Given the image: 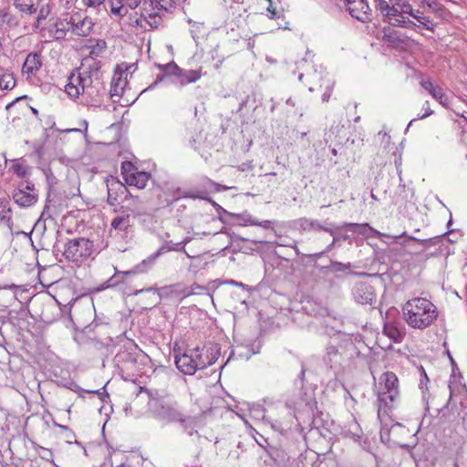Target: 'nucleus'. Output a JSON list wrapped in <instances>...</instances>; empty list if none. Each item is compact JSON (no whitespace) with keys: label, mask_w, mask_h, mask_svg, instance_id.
<instances>
[{"label":"nucleus","mask_w":467,"mask_h":467,"mask_svg":"<svg viewBox=\"0 0 467 467\" xmlns=\"http://www.w3.org/2000/svg\"><path fill=\"white\" fill-rule=\"evenodd\" d=\"M105 0H83L85 5L88 7H96L103 4Z\"/></svg>","instance_id":"34"},{"label":"nucleus","mask_w":467,"mask_h":467,"mask_svg":"<svg viewBox=\"0 0 467 467\" xmlns=\"http://www.w3.org/2000/svg\"><path fill=\"white\" fill-rule=\"evenodd\" d=\"M348 9L353 17L362 22L369 19L370 8L366 0H358L348 4Z\"/></svg>","instance_id":"15"},{"label":"nucleus","mask_w":467,"mask_h":467,"mask_svg":"<svg viewBox=\"0 0 467 467\" xmlns=\"http://www.w3.org/2000/svg\"><path fill=\"white\" fill-rule=\"evenodd\" d=\"M422 109L425 110V112L420 116L418 119H414L412 120H410L409 126L416 119H425V118H428L429 116L432 115L433 114V110L431 109L430 107V102L429 101H425L422 105Z\"/></svg>","instance_id":"33"},{"label":"nucleus","mask_w":467,"mask_h":467,"mask_svg":"<svg viewBox=\"0 0 467 467\" xmlns=\"http://www.w3.org/2000/svg\"><path fill=\"white\" fill-rule=\"evenodd\" d=\"M420 86L442 107L450 108L451 99L441 87L433 85L430 79L420 81Z\"/></svg>","instance_id":"12"},{"label":"nucleus","mask_w":467,"mask_h":467,"mask_svg":"<svg viewBox=\"0 0 467 467\" xmlns=\"http://www.w3.org/2000/svg\"><path fill=\"white\" fill-rule=\"evenodd\" d=\"M384 39H386L387 41L390 42V43H394L395 42V36L392 35V34H385L384 35Z\"/></svg>","instance_id":"41"},{"label":"nucleus","mask_w":467,"mask_h":467,"mask_svg":"<svg viewBox=\"0 0 467 467\" xmlns=\"http://www.w3.org/2000/svg\"><path fill=\"white\" fill-rule=\"evenodd\" d=\"M164 251H165V247H164V246L161 247V248H160V249H159L155 254H153L152 255H150V256L149 257V260H151V261L155 260V259H156L158 256H160V255H161Z\"/></svg>","instance_id":"37"},{"label":"nucleus","mask_w":467,"mask_h":467,"mask_svg":"<svg viewBox=\"0 0 467 467\" xmlns=\"http://www.w3.org/2000/svg\"><path fill=\"white\" fill-rule=\"evenodd\" d=\"M391 3L389 4L386 0H376L375 7L381 13L384 17V21L389 23L394 26L410 27L415 26L411 20H400L398 18L391 17L390 8Z\"/></svg>","instance_id":"8"},{"label":"nucleus","mask_w":467,"mask_h":467,"mask_svg":"<svg viewBox=\"0 0 467 467\" xmlns=\"http://www.w3.org/2000/svg\"><path fill=\"white\" fill-rule=\"evenodd\" d=\"M111 229L124 232L130 227V216L129 214L119 215L111 221Z\"/></svg>","instance_id":"23"},{"label":"nucleus","mask_w":467,"mask_h":467,"mask_svg":"<svg viewBox=\"0 0 467 467\" xmlns=\"http://www.w3.org/2000/svg\"><path fill=\"white\" fill-rule=\"evenodd\" d=\"M88 48L90 49L89 55L85 58L97 60L96 57L101 56V54L106 50L107 43L102 39H99L95 41V44L90 45Z\"/></svg>","instance_id":"24"},{"label":"nucleus","mask_w":467,"mask_h":467,"mask_svg":"<svg viewBox=\"0 0 467 467\" xmlns=\"http://www.w3.org/2000/svg\"><path fill=\"white\" fill-rule=\"evenodd\" d=\"M16 86V78L11 73H4L0 76V88L10 90Z\"/></svg>","instance_id":"26"},{"label":"nucleus","mask_w":467,"mask_h":467,"mask_svg":"<svg viewBox=\"0 0 467 467\" xmlns=\"http://www.w3.org/2000/svg\"><path fill=\"white\" fill-rule=\"evenodd\" d=\"M100 61L83 58L81 67L70 73L65 91L71 98H78L87 94L89 97L99 96L104 90Z\"/></svg>","instance_id":"1"},{"label":"nucleus","mask_w":467,"mask_h":467,"mask_svg":"<svg viewBox=\"0 0 467 467\" xmlns=\"http://www.w3.org/2000/svg\"><path fill=\"white\" fill-rule=\"evenodd\" d=\"M32 111H33V113H34L35 115H37V114H38L37 110H36V109H32Z\"/></svg>","instance_id":"48"},{"label":"nucleus","mask_w":467,"mask_h":467,"mask_svg":"<svg viewBox=\"0 0 467 467\" xmlns=\"http://www.w3.org/2000/svg\"><path fill=\"white\" fill-rule=\"evenodd\" d=\"M162 416L170 420L180 423H185L190 417L184 414L177 406L166 405L161 408Z\"/></svg>","instance_id":"17"},{"label":"nucleus","mask_w":467,"mask_h":467,"mask_svg":"<svg viewBox=\"0 0 467 467\" xmlns=\"http://www.w3.org/2000/svg\"><path fill=\"white\" fill-rule=\"evenodd\" d=\"M12 170L19 178H25L29 172V167L19 161L12 165Z\"/></svg>","instance_id":"30"},{"label":"nucleus","mask_w":467,"mask_h":467,"mask_svg":"<svg viewBox=\"0 0 467 467\" xmlns=\"http://www.w3.org/2000/svg\"><path fill=\"white\" fill-rule=\"evenodd\" d=\"M13 199L21 207L33 205L37 201L34 184L27 183L26 186L17 189L13 194Z\"/></svg>","instance_id":"10"},{"label":"nucleus","mask_w":467,"mask_h":467,"mask_svg":"<svg viewBox=\"0 0 467 467\" xmlns=\"http://www.w3.org/2000/svg\"><path fill=\"white\" fill-rule=\"evenodd\" d=\"M108 202L114 206L119 202V198L128 192L126 186L114 177L107 180Z\"/></svg>","instance_id":"11"},{"label":"nucleus","mask_w":467,"mask_h":467,"mask_svg":"<svg viewBox=\"0 0 467 467\" xmlns=\"http://www.w3.org/2000/svg\"><path fill=\"white\" fill-rule=\"evenodd\" d=\"M93 250L94 245L90 240L75 238L67 243L63 254L69 261L82 263L93 254Z\"/></svg>","instance_id":"6"},{"label":"nucleus","mask_w":467,"mask_h":467,"mask_svg":"<svg viewBox=\"0 0 467 467\" xmlns=\"http://www.w3.org/2000/svg\"><path fill=\"white\" fill-rule=\"evenodd\" d=\"M130 199L133 201V202H137L138 201V197H134V196H130Z\"/></svg>","instance_id":"47"},{"label":"nucleus","mask_w":467,"mask_h":467,"mask_svg":"<svg viewBox=\"0 0 467 467\" xmlns=\"http://www.w3.org/2000/svg\"><path fill=\"white\" fill-rule=\"evenodd\" d=\"M135 273H136V271L119 272L113 277H111V279L109 281L113 280L114 278H119V275L128 276V275H130L131 274H135Z\"/></svg>","instance_id":"36"},{"label":"nucleus","mask_w":467,"mask_h":467,"mask_svg":"<svg viewBox=\"0 0 467 467\" xmlns=\"http://www.w3.org/2000/svg\"><path fill=\"white\" fill-rule=\"evenodd\" d=\"M41 450L45 452L44 455L42 456L43 458H46L47 455H51V451L47 449H45L43 447H41Z\"/></svg>","instance_id":"43"},{"label":"nucleus","mask_w":467,"mask_h":467,"mask_svg":"<svg viewBox=\"0 0 467 467\" xmlns=\"http://www.w3.org/2000/svg\"><path fill=\"white\" fill-rule=\"evenodd\" d=\"M150 9L143 7L140 17L131 21L132 26H140L145 30L158 29L162 26L163 20L160 16H155L150 13Z\"/></svg>","instance_id":"7"},{"label":"nucleus","mask_w":467,"mask_h":467,"mask_svg":"<svg viewBox=\"0 0 467 467\" xmlns=\"http://www.w3.org/2000/svg\"><path fill=\"white\" fill-rule=\"evenodd\" d=\"M373 299H374V295H373L372 293H368V294L366 296V297H365L364 301L362 300V301H361V303H362V304H364V303H365V304H371V303H372V301H373Z\"/></svg>","instance_id":"38"},{"label":"nucleus","mask_w":467,"mask_h":467,"mask_svg":"<svg viewBox=\"0 0 467 467\" xmlns=\"http://www.w3.org/2000/svg\"><path fill=\"white\" fill-rule=\"evenodd\" d=\"M367 289H368V286H364V285H362V286H361V288H359V289H358V291H359V290H361V291H365V290H367Z\"/></svg>","instance_id":"46"},{"label":"nucleus","mask_w":467,"mask_h":467,"mask_svg":"<svg viewBox=\"0 0 467 467\" xmlns=\"http://www.w3.org/2000/svg\"><path fill=\"white\" fill-rule=\"evenodd\" d=\"M335 84H336L335 80L328 76H326L321 78V83H320L319 87L323 90V94H322V101L323 102H327L329 100L332 91L335 88Z\"/></svg>","instance_id":"22"},{"label":"nucleus","mask_w":467,"mask_h":467,"mask_svg":"<svg viewBox=\"0 0 467 467\" xmlns=\"http://www.w3.org/2000/svg\"><path fill=\"white\" fill-rule=\"evenodd\" d=\"M384 334L394 341H399L401 337L400 332L393 326H384Z\"/></svg>","instance_id":"32"},{"label":"nucleus","mask_w":467,"mask_h":467,"mask_svg":"<svg viewBox=\"0 0 467 467\" xmlns=\"http://www.w3.org/2000/svg\"><path fill=\"white\" fill-rule=\"evenodd\" d=\"M244 166H245V165L244 164L242 167H240V168H239V170H241V171H245V167H244Z\"/></svg>","instance_id":"49"},{"label":"nucleus","mask_w":467,"mask_h":467,"mask_svg":"<svg viewBox=\"0 0 467 467\" xmlns=\"http://www.w3.org/2000/svg\"><path fill=\"white\" fill-rule=\"evenodd\" d=\"M408 15H410V16H412L413 18H415L420 25H422L427 30H431V31H433V26H430L431 24V21L430 19L425 16L423 15L422 12H420V10H414L412 7H411V12L409 13Z\"/></svg>","instance_id":"25"},{"label":"nucleus","mask_w":467,"mask_h":467,"mask_svg":"<svg viewBox=\"0 0 467 467\" xmlns=\"http://www.w3.org/2000/svg\"><path fill=\"white\" fill-rule=\"evenodd\" d=\"M41 66L42 61L40 56L36 53H30L27 55L23 64L22 72L27 77H30L35 75L40 69Z\"/></svg>","instance_id":"18"},{"label":"nucleus","mask_w":467,"mask_h":467,"mask_svg":"<svg viewBox=\"0 0 467 467\" xmlns=\"http://www.w3.org/2000/svg\"><path fill=\"white\" fill-rule=\"evenodd\" d=\"M202 76V67L199 69H182L179 73L178 78L182 85H187L196 82Z\"/></svg>","instance_id":"19"},{"label":"nucleus","mask_w":467,"mask_h":467,"mask_svg":"<svg viewBox=\"0 0 467 467\" xmlns=\"http://www.w3.org/2000/svg\"><path fill=\"white\" fill-rule=\"evenodd\" d=\"M93 26L94 23L90 17L75 13L69 16L68 20L65 19L56 24V34L57 37L64 36L66 32L78 36H87L91 33Z\"/></svg>","instance_id":"3"},{"label":"nucleus","mask_w":467,"mask_h":467,"mask_svg":"<svg viewBox=\"0 0 467 467\" xmlns=\"http://www.w3.org/2000/svg\"><path fill=\"white\" fill-rule=\"evenodd\" d=\"M318 228H319V229H323L324 231H327V232L331 233V230H330V229H327V228L322 227V226H320V225H318Z\"/></svg>","instance_id":"45"},{"label":"nucleus","mask_w":467,"mask_h":467,"mask_svg":"<svg viewBox=\"0 0 467 467\" xmlns=\"http://www.w3.org/2000/svg\"><path fill=\"white\" fill-rule=\"evenodd\" d=\"M37 12H38V14H37L36 20V27H40L41 25H42V22L44 20H46V18L49 15L50 8H49V6L47 5H44L41 4V5L38 8Z\"/></svg>","instance_id":"29"},{"label":"nucleus","mask_w":467,"mask_h":467,"mask_svg":"<svg viewBox=\"0 0 467 467\" xmlns=\"http://www.w3.org/2000/svg\"><path fill=\"white\" fill-rule=\"evenodd\" d=\"M137 171V168L130 161H124L121 164V175L126 182V178H129L130 175H132Z\"/></svg>","instance_id":"31"},{"label":"nucleus","mask_w":467,"mask_h":467,"mask_svg":"<svg viewBox=\"0 0 467 467\" xmlns=\"http://www.w3.org/2000/svg\"><path fill=\"white\" fill-rule=\"evenodd\" d=\"M149 179L150 173L145 171H136L132 175H130L129 178H126L125 182L130 186L143 189L146 187Z\"/></svg>","instance_id":"21"},{"label":"nucleus","mask_w":467,"mask_h":467,"mask_svg":"<svg viewBox=\"0 0 467 467\" xmlns=\"http://www.w3.org/2000/svg\"><path fill=\"white\" fill-rule=\"evenodd\" d=\"M402 310L407 324L416 329L429 327L438 317L436 306L424 297H414L408 300Z\"/></svg>","instance_id":"2"},{"label":"nucleus","mask_w":467,"mask_h":467,"mask_svg":"<svg viewBox=\"0 0 467 467\" xmlns=\"http://www.w3.org/2000/svg\"><path fill=\"white\" fill-rule=\"evenodd\" d=\"M401 430H403V427L400 424H396V425L391 427L390 432L394 434V433H396V432H398L399 431H401Z\"/></svg>","instance_id":"39"},{"label":"nucleus","mask_w":467,"mask_h":467,"mask_svg":"<svg viewBox=\"0 0 467 467\" xmlns=\"http://www.w3.org/2000/svg\"><path fill=\"white\" fill-rule=\"evenodd\" d=\"M158 67L165 74V75H173L178 78L179 73L181 72V67L173 61L166 64V65H158Z\"/></svg>","instance_id":"27"},{"label":"nucleus","mask_w":467,"mask_h":467,"mask_svg":"<svg viewBox=\"0 0 467 467\" xmlns=\"http://www.w3.org/2000/svg\"><path fill=\"white\" fill-rule=\"evenodd\" d=\"M379 384L383 385V389L379 392V416L385 408H390L400 396L399 379L395 373L387 371L379 378Z\"/></svg>","instance_id":"4"},{"label":"nucleus","mask_w":467,"mask_h":467,"mask_svg":"<svg viewBox=\"0 0 467 467\" xmlns=\"http://www.w3.org/2000/svg\"><path fill=\"white\" fill-rule=\"evenodd\" d=\"M141 0H109L110 12L118 16H124L128 14L129 9L136 8Z\"/></svg>","instance_id":"13"},{"label":"nucleus","mask_w":467,"mask_h":467,"mask_svg":"<svg viewBox=\"0 0 467 467\" xmlns=\"http://www.w3.org/2000/svg\"><path fill=\"white\" fill-rule=\"evenodd\" d=\"M391 17L400 20H410L405 16L411 12V5L407 0H390Z\"/></svg>","instance_id":"16"},{"label":"nucleus","mask_w":467,"mask_h":467,"mask_svg":"<svg viewBox=\"0 0 467 467\" xmlns=\"http://www.w3.org/2000/svg\"><path fill=\"white\" fill-rule=\"evenodd\" d=\"M174 6L173 0H146L144 2V7L150 9V13L155 16H160L161 19L163 20V16Z\"/></svg>","instance_id":"14"},{"label":"nucleus","mask_w":467,"mask_h":467,"mask_svg":"<svg viewBox=\"0 0 467 467\" xmlns=\"http://www.w3.org/2000/svg\"><path fill=\"white\" fill-rule=\"evenodd\" d=\"M343 230L350 232H358L359 234H365L366 229H371L368 223H345L342 227Z\"/></svg>","instance_id":"28"},{"label":"nucleus","mask_w":467,"mask_h":467,"mask_svg":"<svg viewBox=\"0 0 467 467\" xmlns=\"http://www.w3.org/2000/svg\"><path fill=\"white\" fill-rule=\"evenodd\" d=\"M399 444L401 446V447H404L405 444L401 443V442H399Z\"/></svg>","instance_id":"51"},{"label":"nucleus","mask_w":467,"mask_h":467,"mask_svg":"<svg viewBox=\"0 0 467 467\" xmlns=\"http://www.w3.org/2000/svg\"><path fill=\"white\" fill-rule=\"evenodd\" d=\"M54 425L61 430H64V431H68V427L67 426H65V425H61V424H58L57 422H54Z\"/></svg>","instance_id":"42"},{"label":"nucleus","mask_w":467,"mask_h":467,"mask_svg":"<svg viewBox=\"0 0 467 467\" xmlns=\"http://www.w3.org/2000/svg\"><path fill=\"white\" fill-rule=\"evenodd\" d=\"M410 240H413V241H415V242H417V243H419V244H427V242H428V238H425V239H419V238H416V237H412V236H410Z\"/></svg>","instance_id":"40"},{"label":"nucleus","mask_w":467,"mask_h":467,"mask_svg":"<svg viewBox=\"0 0 467 467\" xmlns=\"http://www.w3.org/2000/svg\"><path fill=\"white\" fill-rule=\"evenodd\" d=\"M128 87V73L126 70H115L110 85V96L111 98L121 99Z\"/></svg>","instance_id":"9"},{"label":"nucleus","mask_w":467,"mask_h":467,"mask_svg":"<svg viewBox=\"0 0 467 467\" xmlns=\"http://www.w3.org/2000/svg\"><path fill=\"white\" fill-rule=\"evenodd\" d=\"M42 0H16L15 6L26 14H35L41 5Z\"/></svg>","instance_id":"20"},{"label":"nucleus","mask_w":467,"mask_h":467,"mask_svg":"<svg viewBox=\"0 0 467 467\" xmlns=\"http://www.w3.org/2000/svg\"><path fill=\"white\" fill-rule=\"evenodd\" d=\"M175 352V364L177 368L185 375H193L198 369H203L208 365H212L213 361H205L199 353V348L192 350L191 353L179 355Z\"/></svg>","instance_id":"5"},{"label":"nucleus","mask_w":467,"mask_h":467,"mask_svg":"<svg viewBox=\"0 0 467 467\" xmlns=\"http://www.w3.org/2000/svg\"><path fill=\"white\" fill-rule=\"evenodd\" d=\"M144 388L143 387H140V391H143Z\"/></svg>","instance_id":"50"},{"label":"nucleus","mask_w":467,"mask_h":467,"mask_svg":"<svg viewBox=\"0 0 467 467\" xmlns=\"http://www.w3.org/2000/svg\"><path fill=\"white\" fill-rule=\"evenodd\" d=\"M441 237H442V235L428 238V242H427L426 245H436V244H438L440 243V241L441 240Z\"/></svg>","instance_id":"35"},{"label":"nucleus","mask_w":467,"mask_h":467,"mask_svg":"<svg viewBox=\"0 0 467 467\" xmlns=\"http://www.w3.org/2000/svg\"><path fill=\"white\" fill-rule=\"evenodd\" d=\"M459 115L464 119L465 122H467V112H463Z\"/></svg>","instance_id":"44"}]
</instances>
